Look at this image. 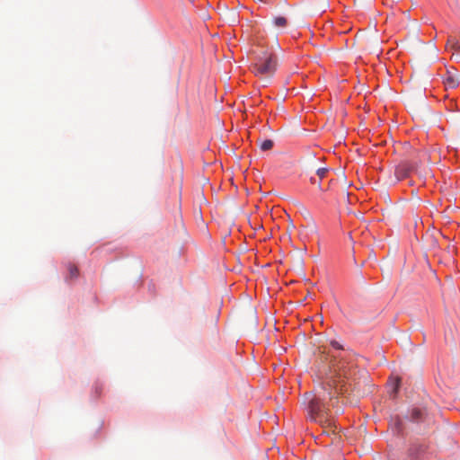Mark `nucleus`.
<instances>
[{"label":"nucleus","instance_id":"nucleus-14","mask_svg":"<svg viewBox=\"0 0 460 460\" xmlns=\"http://www.w3.org/2000/svg\"><path fill=\"white\" fill-rule=\"evenodd\" d=\"M399 383H400V380L397 379L396 380V384H395V386L394 388L393 389V394H395L397 393V390H398V387H399Z\"/></svg>","mask_w":460,"mask_h":460},{"label":"nucleus","instance_id":"nucleus-9","mask_svg":"<svg viewBox=\"0 0 460 460\" xmlns=\"http://www.w3.org/2000/svg\"><path fill=\"white\" fill-rule=\"evenodd\" d=\"M67 270H68V279H76L79 275V270H78V268L73 264V263H68L67 266Z\"/></svg>","mask_w":460,"mask_h":460},{"label":"nucleus","instance_id":"nucleus-7","mask_svg":"<svg viewBox=\"0 0 460 460\" xmlns=\"http://www.w3.org/2000/svg\"><path fill=\"white\" fill-rule=\"evenodd\" d=\"M333 382L334 381V384L332 385V388L330 389V391L332 393V394H335V396L338 398L337 394H339V391L341 390L340 387H342V385H340L341 382H343V380H341V378L339 377V380H337L334 376H330L328 377L327 381L324 383V385L323 386H327V383L328 382Z\"/></svg>","mask_w":460,"mask_h":460},{"label":"nucleus","instance_id":"nucleus-1","mask_svg":"<svg viewBox=\"0 0 460 460\" xmlns=\"http://www.w3.org/2000/svg\"><path fill=\"white\" fill-rule=\"evenodd\" d=\"M333 384L334 381H330L327 383L328 388L321 386L314 394L308 395L306 411L310 420L322 427L323 433L333 434L334 439H337L336 430L338 428L331 407L334 410L335 414L342 412V408L338 405L339 399L335 394L330 391Z\"/></svg>","mask_w":460,"mask_h":460},{"label":"nucleus","instance_id":"nucleus-4","mask_svg":"<svg viewBox=\"0 0 460 460\" xmlns=\"http://www.w3.org/2000/svg\"><path fill=\"white\" fill-rule=\"evenodd\" d=\"M415 169V164L410 161L401 162L395 168L394 177L395 181H399L408 177L410 173Z\"/></svg>","mask_w":460,"mask_h":460},{"label":"nucleus","instance_id":"nucleus-6","mask_svg":"<svg viewBox=\"0 0 460 460\" xmlns=\"http://www.w3.org/2000/svg\"><path fill=\"white\" fill-rule=\"evenodd\" d=\"M444 84L447 89H455L459 84L458 77L452 71H447L444 78Z\"/></svg>","mask_w":460,"mask_h":460},{"label":"nucleus","instance_id":"nucleus-15","mask_svg":"<svg viewBox=\"0 0 460 460\" xmlns=\"http://www.w3.org/2000/svg\"><path fill=\"white\" fill-rule=\"evenodd\" d=\"M310 181L312 183H315V180L314 178H311Z\"/></svg>","mask_w":460,"mask_h":460},{"label":"nucleus","instance_id":"nucleus-3","mask_svg":"<svg viewBox=\"0 0 460 460\" xmlns=\"http://www.w3.org/2000/svg\"><path fill=\"white\" fill-rule=\"evenodd\" d=\"M411 422L420 424L429 420V413L424 407H412L406 416Z\"/></svg>","mask_w":460,"mask_h":460},{"label":"nucleus","instance_id":"nucleus-10","mask_svg":"<svg viewBox=\"0 0 460 460\" xmlns=\"http://www.w3.org/2000/svg\"><path fill=\"white\" fill-rule=\"evenodd\" d=\"M273 24L278 28H285L288 25V19L284 16H278L273 19Z\"/></svg>","mask_w":460,"mask_h":460},{"label":"nucleus","instance_id":"nucleus-13","mask_svg":"<svg viewBox=\"0 0 460 460\" xmlns=\"http://www.w3.org/2000/svg\"><path fill=\"white\" fill-rule=\"evenodd\" d=\"M331 345L336 349H342V346L336 341H332Z\"/></svg>","mask_w":460,"mask_h":460},{"label":"nucleus","instance_id":"nucleus-12","mask_svg":"<svg viewBox=\"0 0 460 460\" xmlns=\"http://www.w3.org/2000/svg\"><path fill=\"white\" fill-rule=\"evenodd\" d=\"M327 172H328V169L327 168H319L316 171V174L318 175L320 180L323 179L326 176Z\"/></svg>","mask_w":460,"mask_h":460},{"label":"nucleus","instance_id":"nucleus-2","mask_svg":"<svg viewBox=\"0 0 460 460\" xmlns=\"http://www.w3.org/2000/svg\"><path fill=\"white\" fill-rule=\"evenodd\" d=\"M277 69V58L267 51L255 57L252 70L256 76L270 78Z\"/></svg>","mask_w":460,"mask_h":460},{"label":"nucleus","instance_id":"nucleus-11","mask_svg":"<svg viewBox=\"0 0 460 460\" xmlns=\"http://www.w3.org/2000/svg\"><path fill=\"white\" fill-rule=\"evenodd\" d=\"M273 145L274 143L272 140L265 139L261 143L260 147L262 151H269L273 147Z\"/></svg>","mask_w":460,"mask_h":460},{"label":"nucleus","instance_id":"nucleus-5","mask_svg":"<svg viewBox=\"0 0 460 460\" xmlns=\"http://www.w3.org/2000/svg\"><path fill=\"white\" fill-rule=\"evenodd\" d=\"M428 450V446L423 443H413L409 448V456L411 460L421 459Z\"/></svg>","mask_w":460,"mask_h":460},{"label":"nucleus","instance_id":"nucleus-8","mask_svg":"<svg viewBox=\"0 0 460 460\" xmlns=\"http://www.w3.org/2000/svg\"><path fill=\"white\" fill-rule=\"evenodd\" d=\"M447 48L460 52V40L455 36H449L447 42Z\"/></svg>","mask_w":460,"mask_h":460}]
</instances>
